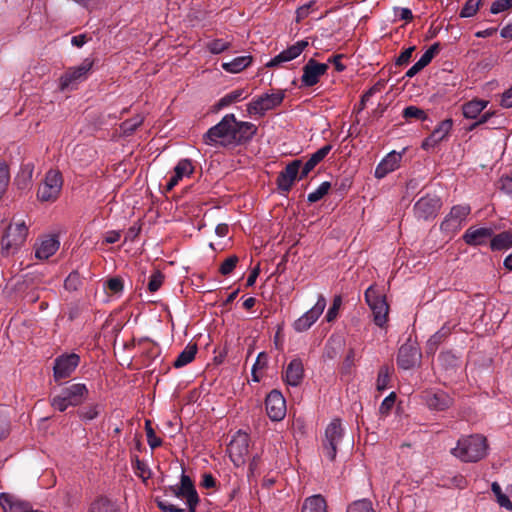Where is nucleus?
<instances>
[{
    "label": "nucleus",
    "instance_id": "51",
    "mask_svg": "<svg viewBox=\"0 0 512 512\" xmlns=\"http://www.w3.org/2000/svg\"><path fill=\"white\" fill-rule=\"evenodd\" d=\"M512 8V0H495L490 7L492 14H499Z\"/></svg>",
    "mask_w": 512,
    "mask_h": 512
},
{
    "label": "nucleus",
    "instance_id": "44",
    "mask_svg": "<svg viewBox=\"0 0 512 512\" xmlns=\"http://www.w3.org/2000/svg\"><path fill=\"white\" fill-rule=\"evenodd\" d=\"M143 122V117L141 115H137L129 120L124 121L121 124V129L124 134L129 135L133 133L137 127H139Z\"/></svg>",
    "mask_w": 512,
    "mask_h": 512
},
{
    "label": "nucleus",
    "instance_id": "35",
    "mask_svg": "<svg viewBox=\"0 0 512 512\" xmlns=\"http://www.w3.org/2000/svg\"><path fill=\"white\" fill-rule=\"evenodd\" d=\"M488 102L484 100H472L463 106V115L467 119H475L486 108Z\"/></svg>",
    "mask_w": 512,
    "mask_h": 512
},
{
    "label": "nucleus",
    "instance_id": "48",
    "mask_svg": "<svg viewBox=\"0 0 512 512\" xmlns=\"http://www.w3.org/2000/svg\"><path fill=\"white\" fill-rule=\"evenodd\" d=\"M105 289H108L110 293L119 295L122 293L124 285L123 280L119 277H113L105 282Z\"/></svg>",
    "mask_w": 512,
    "mask_h": 512
},
{
    "label": "nucleus",
    "instance_id": "46",
    "mask_svg": "<svg viewBox=\"0 0 512 512\" xmlns=\"http://www.w3.org/2000/svg\"><path fill=\"white\" fill-rule=\"evenodd\" d=\"M482 0H468L461 9L460 16L464 18L472 17L479 9Z\"/></svg>",
    "mask_w": 512,
    "mask_h": 512
},
{
    "label": "nucleus",
    "instance_id": "58",
    "mask_svg": "<svg viewBox=\"0 0 512 512\" xmlns=\"http://www.w3.org/2000/svg\"><path fill=\"white\" fill-rule=\"evenodd\" d=\"M9 182L8 168L4 163H0V198L6 191Z\"/></svg>",
    "mask_w": 512,
    "mask_h": 512
},
{
    "label": "nucleus",
    "instance_id": "3",
    "mask_svg": "<svg viewBox=\"0 0 512 512\" xmlns=\"http://www.w3.org/2000/svg\"><path fill=\"white\" fill-rule=\"evenodd\" d=\"M235 115L227 114L222 120L211 127L204 135V142L207 145L220 144L222 146L235 143Z\"/></svg>",
    "mask_w": 512,
    "mask_h": 512
},
{
    "label": "nucleus",
    "instance_id": "15",
    "mask_svg": "<svg viewBox=\"0 0 512 512\" xmlns=\"http://www.w3.org/2000/svg\"><path fill=\"white\" fill-rule=\"evenodd\" d=\"M79 362V356L74 353L57 357L53 367L55 380L69 377L79 365Z\"/></svg>",
    "mask_w": 512,
    "mask_h": 512
},
{
    "label": "nucleus",
    "instance_id": "6",
    "mask_svg": "<svg viewBox=\"0 0 512 512\" xmlns=\"http://www.w3.org/2000/svg\"><path fill=\"white\" fill-rule=\"evenodd\" d=\"M63 186V178L60 171L51 169L49 170L43 182L38 188L37 197L42 202L55 201L61 192Z\"/></svg>",
    "mask_w": 512,
    "mask_h": 512
},
{
    "label": "nucleus",
    "instance_id": "34",
    "mask_svg": "<svg viewBox=\"0 0 512 512\" xmlns=\"http://www.w3.org/2000/svg\"><path fill=\"white\" fill-rule=\"evenodd\" d=\"M490 247L492 250H506L512 246V231H504L491 237Z\"/></svg>",
    "mask_w": 512,
    "mask_h": 512
},
{
    "label": "nucleus",
    "instance_id": "43",
    "mask_svg": "<svg viewBox=\"0 0 512 512\" xmlns=\"http://www.w3.org/2000/svg\"><path fill=\"white\" fill-rule=\"evenodd\" d=\"M193 165L189 159L180 160L174 168V172L182 179L192 174Z\"/></svg>",
    "mask_w": 512,
    "mask_h": 512
},
{
    "label": "nucleus",
    "instance_id": "1",
    "mask_svg": "<svg viewBox=\"0 0 512 512\" xmlns=\"http://www.w3.org/2000/svg\"><path fill=\"white\" fill-rule=\"evenodd\" d=\"M451 453L464 462H476L487 453L486 439L481 435L461 438Z\"/></svg>",
    "mask_w": 512,
    "mask_h": 512
},
{
    "label": "nucleus",
    "instance_id": "42",
    "mask_svg": "<svg viewBox=\"0 0 512 512\" xmlns=\"http://www.w3.org/2000/svg\"><path fill=\"white\" fill-rule=\"evenodd\" d=\"M347 512H375V510L370 500L361 499L350 504Z\"/></svg>",
    "mask_w": 512,
    "mask_h": 512
},
{
    "label": "nucleus",
    "instance_id": "32",
    "mask_svg": "<svg viewBox=\"0 0 512 512\" xmlns=\"http://www.w3.org/2000/svg\"><path fill=\"white\" fill-rule=\"evenodd\" d=\"M248 97V93L245 89H235L226 95H224L222 98L219 99V101L216 104L217 109H223L231 104L240 102Z\"/></svg>",
    "mask_w": 512,
    "mask_h": 512
},
{
    "label": "nucleus",
    "instance_id": "61",
    "mask_svg": "<svg viewBox=\"0 0 512 512\" xmlns=\"http://www.w3.org/2000/svg\"><path fill=\"white\" fill-rule=\"evenodd\" d=\"M415 47L412 46V47H409L407 48L406 50H404L397 58L396 60V64L397 65H405L407 64L411 57H412V53L414 51Z\"/></svg>",
    "mask_w": 512,
    "mask_h": 512
},
{
    "label": "nucleus",
    "instance_id": "52",
    "mask_svg": "<svg viewBox=\"0 0 512 512\" xmlns=\"http://www.w3.org/2000/svg\"><path fill=\"white\" fill-rule=\"evenodd\" d=\"M238 260H239L238 257L235 255L230 256L226 260H224L220 266L221 274L224 276L229 275L233 271V269L236 267Z\"/></svg>",
    "mask_w": 512,
    "mask_h": 512
},
{
    "label": "nucleus",
    "instance_id": "37",
    "mask_svg": "<svg viewBox=\"0 0 512 512\" xmlns=\"http://www.w3.org/2000/svg\"><path fill=\"white\" fill-rule=\"evenodd\" d=\"M33 171V164L28 163L22 166L21 171L16 178L17 185L20 189H26L30 186Z\"/></svg>",
    "mask_w": 512,
    "mask_h": 512
},
{
    "label": "nucleus",
    "instance_id": "41",
    "mask_svg": "<svg viewBox=\"0 0 512 512\" xmlns=\"http://www.w3.org/2000/svg\"><path fill=\"white\" fill-rule=\"evenodd\" d=\"M231 46V42L224 39H213L206 44L212 54H220Z\"/></svg>",
    "mask_w": 512,
    "mask_h": 512
},
{
    "label": "nucleus",
    "instance_id": "53",
    "mask_svg": "<svg viewBox=\"0 0 512 512\" xmlns=\"http://www.w3.org/2000/svg\"><path fill=\"white\" fill-rule=\"evenodd\" d=\"M146 436H147L148 445L152 449H155L161 445L162 441L159 437L156 436L149 421H146Z\"/></svg>",
    "mask_w": 512,
    "mask_h": 512
},
{
    "label": "nucleus",
    "instance_id": "21",
    "mask_svg": "<svg viewBox=\"0 0 512 512\" xmlns=\"http://www.w3.org/2000/svg\"><path fill=\"white\" fill-rule=\"evenodd\" d=\"M301 166L302 162L300 160H294L285 167L277 179L279 189L283 191L290 190L297 175L301 174Z\"/></svg>",
    "mask_w": 512,
    "mask_h": 512
},
{
    "label": "nucleus",
    "instance_id": "2",
    "mask_svg": "<svg viewBox=\"0 0 512 512\" xmlns=\"http://www.w3.org/2000/svg\"><path fill=\"white\" fill-rule=\"evenodd\" d=\"M88 394L89 391L85 384L72 383L63 387L57 395L53 396L50 404L54 409L64 412L68 407L82 404Z\"/></svg>",
    "mask_w": 512,
    "mask_h": 512
},
{
    "label": "nucleus",
    "instance_id": "39",
    "mask_svg": "<svg viewBox=\"0 0 512 512\" xmlns=\"http://www.w3.org/2000/svg\"><path fill=\"white\" fill-rule=\"evenodd\" d=\"M88 512H119V510L112 501L100 498L91 504Z\"/></svg>",
    "mask_w": 512,
    "mask_h": 512
},
{
    "label": "nucleus",
    "instance_id": "56",
    "mask_svg": "<svg viewBox=\"0 0 512 512\" xmlns=\"http://www.w3.org/2000/svg\"><path fill=\"white\" fill-rule=\"evenodd\" d=\"M81 284L80 276L77 272H72L65 279L64 286L67 290L75 291Z\"/></svg>",
    "mask_w": 512,
    "mask_h": 512
},
{
    "label": "nucleus",
    "instance_id": "24",
    "mask_svg": "<svg viewBox=\"0 0 512 512\" xmlns=\"http://www.w3.org/2000/svg\"><path fill=\"white\" fill-rule=\"evenodd\" d=\"M60 243L55 236L43 237L35 244V257L39 260H46L58 249Z\"/></svg>",
    "mask_w": 512,
    "mask_h": 512
},
{
    "label": "nucleus",
    "instance_id": "62",
    "mask_svg": "<svg viewBox=\"0 0 512 512\" xmlns=\"http://www.w3.org/2000/svg\"><path fill=\"white\" fill-rule=\"evenodd\" d=\"M315 3L313 1L299 7L296 11V14H297V21H300L304 18H306L309 13H310V9L311 7L314 5Z\"/></svg>",
    "mask_w": 512,
    "mask_h": 512
},
{
    "label": "nucleus",
    "instance_id": "13",
    "mask_svg": "<svg viewBox=\"0 0 512 512\" xmlns=\"http://www.w3.org/2000/svg\"><path fill=\"white\" fill-rule=\"evenodd\" d=\"M440 207L441 201L437 196L427 195L415 203L414 211L417 218L429 220L436 217Z\"/></svg>",
    "mask_w": 512,
    "mask_h": 512
},
{
    "label": "nucleus",
    "instance_id": "22",
    "mask_svg": "<svg viewBox=\"0 0 512 512\" xmlns=\"http://www.w3.org/2000/svg\"><path fill=\"white\" fill-rule=\"evenodd\" d=\"M493 236V230L488 227H470L463 234V240L470 246H479L486 244Z\"/></svg>",
    "mask_w": 512,
    "mask_h": 512
},
{
    "label": "nucleus",
    "instance_id": "47",
    "mask_svg": "<svg viewBox=\"0 0 512 512\" xmlns=\"http://www.w3.org/2000/svg\"><path fill=\"white\" fill-rule=\"evenodd\" d=\"M390 378V368L387 366L381 367L378 373L376 387L377 390L383 391L387 388Z\"/></svg>",
    "mask_w": 512,
    "mask_h": 512
},
{
    "label": "nucleus",
    "instance_id": "23",
    "mask_svg": "<svg viewBox=\"0 0 512 512\" xmlns=\"http://www.w3.org/2000/svg\"><path fill=\"white\" fill-rule=\"evenodd\" d=\"M402 154L396 151L388 153L375 169V177L378 179L384 178L387 174L395 171L401 162Z\"/></svg>",
    "mask_w": 512,
    "mask_h": 512
},
{
    "label": "nucleus",
    "instance_id": "17",
    "mask_svg": "<svg viewBox=\"0 0 512 512\" xmlns=\"http://www.w3.org/2000/svg\"><path fill=\"white\" fill-rule=\"evenodd\" d=\"M423 399L430 410L444 411L448 409L453 399L442 390H429L423 394Z\"/></svg>",
    "mask_w": 512,
    "mask_h": 512
},
{
    "label": "nucleus",
    "instance_id": "33",
    "mask_svg": "<svg viewBox=\"0 0 512 512\" xmlns=\"http://www.w3.org/2000/svg\"><path fill=\"white\" fill-rule=\"evenodd\" d=\"M302 512H327L325 499L321 495L308 497L303 503Z\"/></svg>",
    "mask_w": 512,
    "mask_h": 512
},
{
    "label": "nucleus",
    "instance_id": "16",
    "mask_svg": "<svg viewBox=\"0 0 512 512\" xmlns=\"http://www.w3.org/2000/svg\"><path fill=\"white\" fill-rule=\"evenodd\" d=\"M266 411L273 421H280L285 417V399L279 391L273 390L266 397Z\"/></svg>",
    "mask_w": 512,
    "mask_h": 512
},
{
    "label": "nucleus",
    "instance_id": "40",
    "mask_svg": "<svg viewBox=\"0 0 512 512\" xmlns=\"http://www.w3.org/2000/svg\"><path fill=\"white\" fill-rule=\"evenodd\" d=\"M331 184L328 181L322 182L316 190L309 193L307 196V200L311 203L317 202L321 200L330 190Z\"/></svg>",
    "mask_w": 512,
    "mask_h": 512
},
{
    "label": "nucleus",
    "instance_id": "59",
    "mask_svg": "<svg viewBox=\"0 0 512 512\" xmlns=\"http://www.w3.org/2000/svg\"><path fill=\"white\" fill-rule=\"evenodd\" d=\"M163 282V277L160 273H154L148 283V288L151 292L157 291Z\"/></svg>",
    "mask_w": 512,
    "mask_h": 512
},
{
    "label": "nucleus",
    "instance_id": "54",
    "mask_svg": "<svg viewBox=\"0 0 512 512\" xmlns=\"http://www.w3.org/2000/svg\"><path fill=\"white\" fill-rule=\"evenodd\" d=\"M341 304H342L341 296H335L333 299L332 306L328 309V311L326 313L327 322H332L333 320L336 319Z\"/></svg>",
    "mask_w": 512,
    "mask_h": 512
},
{
    "label": "nucleus",
    "instance_id": "12",
    "mask_svg": "<svg viewBox=\"0 0 512 512\" xmlns=\"http://www.w3.org/2000/svg\"><path fill=\"white\" fill-rule=\"evenodd\" d=\"M325 307L326 299L324 298V296L319 295L315 305L294 322V329L297 332H304L308 330L322 315Z\"/></svg>",
    "mask_w": 512,
    "mask_h": 512
},
{
    "label": "nucleus",
    "instance_id": "55",
    "mask_svg": "<svg viewBox=\"0 0 512 512\" xmlns=\"http://www.w3.org/2000/svg\"><path fill=\"white\" fill-rule=\"evenodd\" d=\"M268 356L264 352H260L256 358V362L252 368V376L254 381H259V377L256 374L257 369H262L267 365Z\"/></svg>",
    "mask_w": 512,
    "mask_h": 512
},
{
    "label": "nucleus",
    "instance_id": "64",
    "mask_svg": "<svg viewBox=\"0 0 512 512\" xmlns=\"http://www.w3.org/2000/svg\"><path fill=\"white\" fill-rule=\"evenodd\" d=\"M501 188L502 190L512 196V178L511 177H505L501 179Z\"/></svg>",
    "mask_w": 512,
    "mask_h": 512
},
{
    "label": "nucleus",
    "instance_id": "19",
    "mask_svg": "<svg viewBox=\"0 0 512 512\" xmlns=\"http://www.w3.org/2000/svg\"><path fill=\"white\" fill-rule=\"evenodd\" d=\"M0 505L4 512H41L33 509L30 503L8 493L0 494Z\"/></svg>",
    "mask_w": 512,
    "mask_h": 512
},
{
    "label": "nucleus",
    "instance_id": "14",
    "mask_svg": "<svg viewBox=\"0 0 512 512\" xmlns=\"http://www.w3.org/2000/svg\"><path fill=\"white\" fill-rule=\"evenodd\" d=\"M328 70V63H318L314 59H309L303 67L301 76L302 86L312 87L319 82V79Z\"/></svg>",
    "mask_w": 512,
    "mask_h": 512
},
{
    "label": "nucleus",
    "instance_id": "38",
    "mask_svg": "<svg viewBox=\"0 0 512 512\" xmlns=\"http://www.w3.org/2000/svg\"><path fill=\"white\" fill-rule=\"evenodd\" d=\"M450 334V328L446 325L442 326L434 335L427 341V352L434 353L442 340Z\"/></svg>",
    "mask_w": 512,
    "mask_h": 512
},
{
    "label": "nucleus",
    "instance_id": "10",
    "mask_svg": "<svg viewBox=\"0 0 512 512\" xmlns=\"http://www.w3.org/2000/svg\"><path fill=\"white\" fill-rule=\"evenodd\" d=\"M92 61L85 59L79 66L72 67L60 78V90L74 89L78 83L87 78L88 72L92 68Z\"/></svg>",
    "mask_w": 512,
    "mask_h": 512
},
{
    "label": "nucleus",
    "instance_id": "49",
    "mask_svg": "<svg viewBox=\"0 0 512 512\" xmlns=\"http://www.w3.org/2000/svg\"><path fill=\"white\" fill-rule=\"evenodd\" d=\"M403 117L404 118H416L419 120H426L427 115L424 110L416 107V106H408L403 110Z\"/></svg>",
    "mask_w": 512,
    "mask_h": 512
},
{
    "label": "nucleus",
    "instance_id": "26",
    "mask_svg": "<svg viewBox=\"0 0 512 512\" xmlns=\"http://www.w3.org/2000/svg\"><path fill=\"white\" fill-rule=\"evenodd\" d=\"M420 359V353L414 345H402L398 352V365L403 369H410L415 366Z\"/></svg>",
    "mask_w": 512,
    "mask_h": 512
},
{
    "label": "nucleus",
    "instance_id": "9",
    "mask_svg": "<svg viewBox=\"0 0 512 512\" xmlns=\"http://www.w3.org/2000/svg\"><path fill=\"white\" fill-rule=\"evenodd\" d=\"M344 429L339 419L330 422L325 430L324 453L329 460H334L337 453V446L341 442Z\"/></svg>",
    "mask_w": 512,
    "mask_h": 512
},
{
    "label": "nucleus",
    "instance_id": "50",
    "mask_svg": "<svg viewBox=\"0 0 512 512\" xmlns=\"http://www.w3.org/2000/svg\"><path fill=\"white\" fill-rule=\"evenodd\" d=\"M10 430L9 416L4 408H0V440L4 439Z\"/></svg>",
    "mask_w": 512,
    "mask_h": 512
},
{
    "label": "nucleus",
    "instance_id": "45",
    "mask_svg": "<svg viewBox=\"0 0 512 512\" xmlns=\"http://www.w3.org/2000/svg\"><path fill=\"white\" fill-rule=\"evenodd\" d=\"M100 411L101 406L99 404H93L81 409L78 413L80 418L89 421L95 419L100 414Z\"/></svg>",
    "mask_w": 512,
    "mask_h": 512
},
{
    "label": "nucleus",
    "instance_id": "4",
    "mask_svg": "<svg viewBox=\"0 0 512 512\" xmlns=\"http://www.w3.org/2000/svg\"><path fill=\"white\" fill-rule=\"evenodd\" d=\"M285 98L284 90L264 93L253 98L247 105V112L251 116H264L268 111L280 106Z\"/></svg>",
    "mask_w": 512,
    "mask_h": 512
},
{
    "label": "nucleus",
    "instance_id": "11",
    "mask_svg": "<svg viewBox=\"0 0 512 512\" xmlns=\"http://www.w3.org/2000/svg\"><path fill=\"white\" fill-rule=\"evenodd\" d=\"M470 211L469 205L453 206L449 214L442 221L440 226L441 230L445 233L454 234L465 223Z\"/></svg>",
    "mask_w": 512,
    "mask_h": 512
},
{
    "label": "nucleus",
    "instance_id": "5",
    "mask_svg": "<svg viewBox=\"0 0 512 512\" xmlns=\"http://www.w3.org/2000/svg\"><path fill=\"white\" fill-rule=\"evenodd\" d=\"M28 228L24 221L17 220L11 223L2 237V252L6 255L14 254L24 243Z\"/></svg>",
    "mask_w": 512,
    "mask_h": 512
},
{
    "label": "nucleus",
    "instance_id": "31",
    "mask_svg": "<svg viewBox=\"0 0 512 512\" xmlns=\"http://www.w3.org/2000/svg\"><path fill=\"white\" fill-rule=\"evenodd\" d=\"M252 62L250 55L239 56L229 62H223L221 67L228 73L236 74L247 68Z\"/></svg>",
    "mask_w": 512,
    "mask_h": 512
},
{
    "label": "nucleus",
    "instance_id": "20",
    "mask_svg": "<svg viewBox=\"0 0 512 512\" xmlns=\"http://www.w3.org/2000/svg\"><path fill=\"white\" fill-rule=\"evenodd\" d=\"M177 497L184 498L189 507V512H195L196 506L198 504V495L192 484L191 479L182 474L181 476V486L175 492Z\"/></svg>",
    "mask_w": 512,
    "mask_h": 512
},
{
    "label": "nucleus",
    "instance_id": "29",
    "mask_svg": "<svg viewBox=\"0 0 512 512\" xmlns=\"http://www.w3.org/2000/svg\"><path fill=\"white\" fill-rule=\"evenodd\" d=\"M331 148V145H325L313 153L307 162L301 166L302 169L300 179L306 177L314 169V167L328 155Z\"/></svg>",
    "mask_w": 512,
    "mask_h": 512
},
{
    "label": "nucleus",
    "instance_id": "8",
    "mask_svg": "<svg viewBox=\"0 0 512 512\" xmlns=\"http://www.w3.org/2000/svg\"><path fill=\"white\" fill-rule=\"evenodd\" d=\"M249 448V436L247 433L238 431L228 445V453L231 461L236 467H241L246 462Z\"/></svg>",
    "mask_w": 512,
    "mask_h": 512
},
{
    "label": "nucleus",
    "instance_id": "30",
    "mask_svg": "<svg viewBox=\"0 0 512 512\" xmlns=\"http://www.w3.org/2000/svg\"><path fill=\"white\" fill-rule=\"evenodd\" d=\"M235 143L251 139L257 131V127L251 122L237 121L235 119Z\"/></svg>",
    "mask_w": 512,
    "mask_h": 512
},
{
    "label": "nucleus",
    "instance_id": "7",
    "mask_svg": "<svg viewBox=\"0 0 512 512\" xmlns=\"http://www.w3.org/2000/svg\"><path fill=\"white\" fill-rule=\"evenodd\" d=\"M365 299L372 310L374 323L383 327L387 322L389 307L385 297L373 286H370L365 292Z\"/></svg>",
    "mask_w": 512,
    "mask_h": 512
},
{
    "label": "nucleus",
    "instance_id": "28",
    "mask_svg": "<svg viewBox=\"0 0 512 512\" xmlns=\"http://www.w3.org/2000/svg\"><path fill=\"white\" fill-rule=\"evenodd\" d=\"M439 50V44L435 43L431 45L420 57V59L409 68V70L406 72L405 76L408 78L414 77L416 74H418L422 69H424L434 58L436 53Z\"/></svg>",
    "mask_w": 512,
    "mask_h": 512
},
{
    "label": "nucleus",
    "instance_id": "18",
    "mask_svg": "<svg viewBox=\"0 0 512 512\" xmlns=\"http://www.w3.org/2000/svg\"><path fill=\"white\" fill-rule=\"evenodd\" d=\"M308 46V41L306 40H300L293 44L292 46L288 47L286 50H283L278 55L270 59L269 62L266 63L267 67H276L279 66L285 62H289L295 58H297L304 49Z\"/></svg>",
    "mask_w": 512,
    "mask_h": 512
},
{
    "label": "nucleus",
    "instance_id": "57",
    "mask_svg": "<svg viewBox=\"0 0 512 512\" xmlns=\"http://www.w3.org/2000/svg\"><path fill=\"white\" fill-rule=\"evenodd\" d=\"M396 395L394 392L390 393L381 403L379 412L381 415H387L394 406Z\"/></svg>",
    "mask_w": 512,
    "mask_h": 512
},
{
    "label": "nucleus",
    "instance_id": "60",
    "mask_svg": "<svg viewBox=\"0 0 512 512\" xmlns=\"http://www.w3.org/2000/svg\"><path fill=\"white\" fill-rule=\"evenodd\" d=\"M157 504H158V507L163 512H184L183 509L176 507L175 505H173L172 503H170L167 500H158Z\"/></svg>",
    "mask_w": 512,
    "mask_h": 512
},
{
    "label": "nucleus",
    "instance_id": "63",
    "mask_svg": "<svg viewBox=\"0 0 512 512\" xmlns=\"http://www.w3.org/2000/svg\"><path fill=\"white\" fill-rule=\"evenodd\" d=\"M501 106L505 108H512V87L502 94Z\"/></svg>",
    "mask_w": 512,
    "mask_h": 512
},
{
    "label": "nucleus",
    "instance_id": "25",
    "mask_svg": "<svg viewBox=\"0 0 512 512\" xmlns=\"http://www.w3.org/2000/svg\"><path fill=\"white\" fill-rule=\"evenodd\" d=\"M453 122L451 119H445L432 131L430 136L426 138L422 147L424 149H429L435 147L438 143H440L447 135L450 133L452 129Z\"/></svg>",
    "mask_w": 512,
    "mask_h": 512
},
{
    "label": "nucleus",
    "instance_id": "27",
    "mask_svg": "<svg viewBox=\"0 0 512 512\" xmlns=\"http://www.w3.org/2000/svg\"><path fill=\"white\" fill-rule=\"evenodd\" d=\"M304 366L300 359L290 361L285 370L284 379L289 386L297 387L303 380Z\"/></svg>",
    "mask_w": 512,
    "mask_h": 512
},
{
    "label": "nucleus",
    "instance_id": "36",
    "mask_svg": "<svg viewBox=\"0 0 512 512\" xmlns=\"http://www.w3.org/2000/svg\"><path fill=\"white\" fill-rule=\"evenodd\" d=\"M197 347L195 344H189L185 347V349L178 355L176 360L174 361V366L176 368H181L189 364L196 355Z\"/></svg>",
    "mask_w": 512,
    "mask_h": 512
}]
</instances>
